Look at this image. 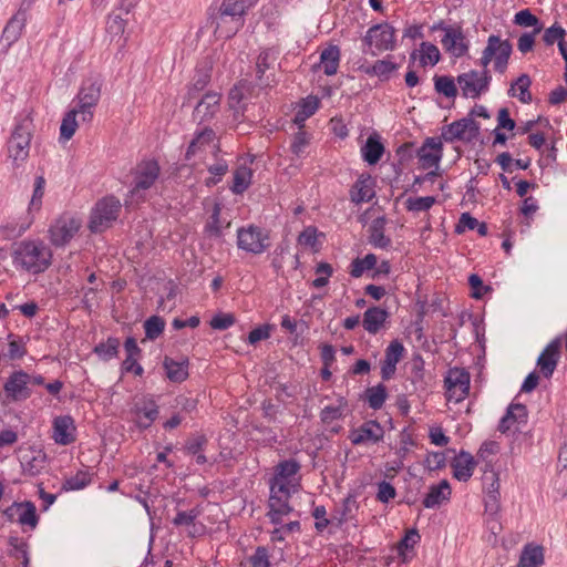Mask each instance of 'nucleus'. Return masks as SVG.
Here are the masks:
<instances>
[{
  "label": "nucleus",
  "mask_w": 567,
  "mask_h": 567,
  "mask_svg": "<svg viewBox=\"0 0 567 567\" xmlns=\"http://www.w3.org/2000/svg\"><path fill=\"white\" fill-rule=\"evenodd\" d=\"M78 107L70 110L63 117L60 126V137L70 140L79 126L76 116L80 115L81 122L90 123L93 118L94 109L101 97V84L93 81L83 82L78 94Z\"/></svg>",
  "instance_id": "obj_1"
},
{
  "label": "nucleus",
  "mask_w": 567,
  "mask_h": 567,
  "mask_svg": "<svg viewBox=\"0 0 567 567\" xmlns=\"http://www.w3.org/2000/svg\"><path fill=\"white\" fill-rule=\"evenodd\" d=\"M248 6L245 0H224L219 7L209 8V20L218 38L230 39L244 25Z\"/></svg>",
  "instance_id": "obj_2"
},
{
  "label": "nucleus",
  "mask_w": 567,
  "mask_h": 567,
  "mask_svg": "<svg viewBox=\"0 0 567 567\" xmlns=\"http://www.w3.org/2000/svg\"><path fill=\"white\" fill-rule=\"evenodd\" d=\"M52 257L51 248L42 240H22L12 252L16 267L32 275L44 272L51 266Z\"/></svg>",
  "instance_id": "obj_3"
},
{
  "label": "nucleus",
  "mask_w": 567,
  "mask_h": 567,
  "mask_svg": "<svg viewBox=\"0 0 567 567\" xmlns=\"http://www.w3.org/2000/svg\"><path fill=\"white\" fill-rule=\"evenodd\" d=\"M122 204L113 195L104 196L92 207L87 228L93 234H101L113 226L117 219Z\"/></svg>",
  "instance_id": "obj_4"
},
{
  "label": "nucleus",
  "mask_w": 567,
  "mask_h": 567,
  "mask_svg": "<svg viewBox=\"0 0 567 567\" xmlns=\"http://www.w3.org/2000/svg\"><path fill=\"white\" fill-rule=\"evenodd\" d=\"M32 130V120L25 116L16 125L8 142L9 157L17 167L22 165L29 157Z\"/></svg>",
  "instance_id": "obj_5"
},
{
  "label": "nucleus",
  "mask_w": 567,
  "mask_h": 567,
  "mask_svg": "<svg viewBox=\"0 0 567 567\" xmlns=\"http://www.w3.org/2000/svg\"><path fill=\"white\" fill-rule=\"evenodd\" d=\"M513 51L512 43L508 40H502L497 35H489L487 45L483 50L481 64L486 68L494 59V69L498 73H504L507 69L508 60Z\"/></svg>",
  "instance_id": "obj_6"
},
{
  "label": "nucleus",
  "mask_w": 567,
  "mask_h": 567,
  "mask_svg": "<svg viewBox=\"0 0 567 567\" xmlns=\"http://www.w3.org/2000/svg\"><path fill=\"white\" fill-rule=\"evenodd\" d=\"M433 30H441L443 49L454 58H461L468 51V41L460 24H445L443 21L433 25Z\"/></svg>",
  "instance_id": "obj_7"
},
{
  "label": "nucleus",
  "mask_w": 567,
  "mask_h": 567,
  "mask_svg": "<svg viewBox=\"0 0 567 567\" xmlns=\"http://www.w3.org/2000/svg\"><path fill=\"white\" fill-rule=\"evenodd\" d=\"M237 246L247 252L260 255L270 246L268 233L255 225L240 227L237 230Z\"/></svg>",
  "instance_id": "obj_8"
},
{
  "label": "nucleus",
  "mask_w": 567,
  "mask_h": 567,
  "mask_svg": "<svg viewBox=\"0 0 567 567\" xmlns=\"http://www.w3.org/2000/svg\"><path fill=\"white\" fill-rule=\"evenodd\" d=\"M81 220L70 214H62L49 228V238L53 246L63 247L78 234Z\"/></svg>",
  "instance_id": "obj_9"
},
{
  "label": "nucleus",
  "mask_w": 567,
  "mask_h": 567,
  "mask_svg": "<svg viewBox=\"0 0 567 567\" xmlns=\"http://www.w3.org/2000/svg\"><path fill=\"white\" fill-rule=\"evenodd\" d=\"M363 42L378 52L395 49V29L388 22L374 24L367 31Z\"/></svg>",
  "instance_id": "obj_10"
},
{
  "label": "nucleus",
  "mask_w": 567,
  "mask_h": 567,
  "mask_svg": "<svg viewBox=\"0 0 567 567\" xmlns=\"http://www.w3.org/2000/svg\"><path fill=\"white\" fill-rule=\"evenodd\" d=\"M447 401L458 403L463 401L470 391V373L462 368H452L444 379Z\"/></svg>",
  "instance_id": "obj_11"
},
{
  "label": "nucleus",
  "mask_w": 567,
  "mask_h": 567,
  "mask_svg": "<svg viewBox=\"0 0 567 567\" xmlns=\"http://www.w3.org/2000/svg\"><path fill=\"white\" fill-rule=\"evenodd\" d=\"M492 76L487 70L478 72L475 70L460 74L456 78L464 97H478L483 92L487 91Z\"/></svg>",
  "instance_id": "obj_12"
},
{
  "label": "nucleus",
  "mask_w": 567,
  "mask_h": 567,
  "mask_svg": "<svg viewBox=\"0 0 567 567\" xmlns=\"http://www.w3.org/2000/svg\"><path fill=\"white\" fill-rule=\"evenodd\" d=\"M131 413L140 429H148L158 417L159 410L153 396L142 395L134 399Z\"/></svg>",
  "instance_id": "obj_13"
},
{
  "label": "nucleus",
  "mask_w": 567,
  "mask_h": 567,
  "mask_svg": "<svg viewBox=\"0 0 567 567\" xmlns=\"http://www.w3.org/2000/svg\"><path fill=\"white\" fill-rule=\"evenodd\" d=\"M159 172V165L155 159L140 162L134 169V186L131 193L134 195L140 190L150 189L157 181Z\"/></svg>",
  "instance_id": "obj_14"
},
{
  "label": "nucleus",
  "mask_w": 567,
  "mask_h": 567,
  "mask_svg": "<svg viewBox=\"0 0 567 567\" xmlns=\"http://www.w3.org/2000/svg\"><path fill=\"white\" fill-rule=\"evenodd\" d=\"M3 515L9 520H17L20 525L29 526L32 529L35 528L39 523L35 505L30 501L14 502L4 509Z\"/></svg>",
  "instance_id": "obj_15"
},
{
  "label": "nucleus",
  "mask_w": 567,
  "mask_h": 567,
  "mask_svg": "<svg viewBox=\"0 0 567 567\" xmlns=\"http://www.w3.org/2000/svg\"><path fill=\"white\" fill-rule=\"evenodd\" d=\"M480 132V125L472 117H464L447 125L442 132L446 142L454 140L471 141Z\"/></svg>",
  "instance_id": "obj_16"
},
{
  "label": "nucleus",
  "mask_w": 567,
  "mask_h": 567,
  "mask_svg": "<svg viewBox=\"0 0 567 567\" xmlns=\"http://www.w3.org/2000/svg\"><path fill=\"white\" fill-rule=\"evenodd\" d=\"M27 19L28 7H23L22 4L19 8V10L7 22L0 37V43L3 44L6 49L10 48L20 39L22 31L25 27Z\"/></svg>",
  "instance_id": "obj_17"
},
{
  "label": "nucleus",
  "mask_w": 567,
  "mask_h": 567,
  "mask_svg": "<svg viewBox=\"0 0 567 567\" xmlns=\"http://www.w3.org/2000/svg\"><path fill=\"white\" fill-rule=\"evenodd\" d=\"M30 384V374L19 370L10 374L7 382L3 385L7 396L12 401L25 400L31 395V391L28 388Z\"/></svg>",
  "instance_id": "obj_18"
},
{
  "label": "nucleus",
  "mask_w": 567,
  "mask_h": 567,
  "mask_svg": "<svg viewBox=\"0 0 567 567\" xmlns=\"http://www.w3.org/2000/svg\"><path fill=\"white\" fill-rule=\"evenodd\" d=\"M384 430L378 421H367L350 433V441L353 445L367 443H379L383 440Z\"/></svg>",
  "instance_id": "obj_19"
},
{
  "label": "nucleus",
  "mask_w": 567,
  "mask_h": 567,
  "mask_svg": "<svg viewBox=\"0 0 567 567\" xmlns=\"http://www.w3.org/2000/svg\"><path fill=\"white\" fill-rule=\"evenodd\" d=\"M52 439L56 444L69 445L75 441V424L70 415L56 416L53 420Z\"/></svg>",
  "instance_id": "obj_20"
},
{
  "label": "nucleus",
  "mask_w": 567,
  "mask_h": 567,
  "mask_svg": "<svg viewBox=\"0 0 567 567\" xmlns=\"http://www.w3.org/2000/svg\"><path fill=\"white\" fill-rule=\"evenodd\" d=\"M560 339L549 342L537 359V365L545 378H550L557 367L560 350Z\"/></svg>",
  "instance_id": "obj_21"
},
{
  "label": "nucleus",
  "mask_w": 567,
  "mask_h": 567,
  "mask_svg": "<svg viewBox=\"0 0 567 567\" xmlns=\"http://www.w3.org/2000/svg\"><path fill=\"white\" fill-rule=\"evenodd\" d=\"M221 95L217 92H207L196 104L194 115L200 122L209 121L220 110Z\"/></svg>",
  "instance_id": "obj_22"
},
{
  "label": "nucleus",
  "mask_w": 567,
  "mask_h": 567,
  "mask_svg": "<svg viewBox=\"0 0 567 567\" xmlns=\"http://www.w3.org/2000/svg\"><path fill=\"white\" fill-rule=\"evenodd\" d=\"M451 466L453 468L454 478L460 482H467L473 475L476 462L471 453L461 451L460 454L453 458Z\"/></svg>",
  "instance_id": "obj_23"
},
{
  "label": "nucleus",
  "mask_w": 567,
  "mask_h": 567,
  "mask_svg": "<svg viewBox=\"0 0 567 567\" xmlns=\"http://www.w3.org/2000/svg\"><path fill=\"white\" fill-rule=\"evenodd\" d=\"M375 182L370 175H361L350 190V198L353 203H369L375 196Z\"/></svg>",
  "instance_id": "obj_24"
},
{
  "label": "nucleus",
  "mask_w": 567,
  "mask_h": 567,
  "mask_svg": "<svg viewBox=\"0 0 567 567\" xmlns=\"http://www.w3.org/2000/svg\"><path fill=\"white\" fill-rule=\"evenodd\" d=\"M451 497V486L446 480L441 481L437 485H432L429 493L423 499L425 508H434L447 502Z\"/></svg>",
  "instance_id": "obj_25"
},
{
  "label": "nucleus",
  "mask_w": 567,
  "mask_h": 567,
  "mask_svg": "<svg viewBox=\"0 0 567 567\" xmlns=\"http://www.w3.org/2000/svg\"><path fill=\"white\" fill-rule=\"evenodd\" d=\"M389 317V312L380 307H370L363 313L362 326L371 334H377Z\"/></svg>",
  "instance_id": "obj_26"
},
{
  "label": "nucleus",
  "mask_w": 567,
  "mask_h": 567,
  "mask_svg": "<svg viewBox=\"0 0 567 567\" xmlns=\"http://www.w3.org/2000/svg\"><path fill=\"white\" fill-rule=\"evenodd\" d=\"M385 224L384 217H378L369 227V243L375 248L386 249L391 245V239L384 235Z\"/></svg>",
  "instance_id": "obj_27"
},
{
  "label": "nucleus",
  "mask_w": 567,
  "mask_h": 567,
  "mask_svg": "<svg viewBox=\"0 0 567 567\" xmlns=\"http://www.w3.org/2000/svg\"><path fill=\"white\" fill-rule=\"evenodd\" d=\"M383 153L384 146L378 134H371L361 147L362 157L369 165H375L381 159Z\"/></svg>",
  "instance_id": "obj_28"
},
{
  "label": "nucleus",
  "mask_w": 567,
  "mask_h": 567,
  "mask_svg": "<svg viewBox=\"0 0 567 567\" xmlns=\"http://www.w3.org/2000/svg\"><path fill=\"white\" fill-rule=\"evenodd\" d=\"M544 564V548L539 545L524 546L517 567H540Z\"/></svg>",
  "instance_id": "obj_29"
},
{
  "label": "nucleus",
  "mask_w": 567,
  "mask_h": 567,
  "mask_svg": "<svg viewBox=\"0 0 567 567\" xmlns=\"http://www.w3.org/2000/svg\"><path fill=\"white\" fill-rule=\"evenodd\" d=\"M268 517L272 524L279 525L282 523V517L292 512L289 505V498L270 496L268 501Z\"/></svg>",
  "instance_id": "obj_30"
},
{
  "label": "nucleus",
  "mask_w": 567,
  "mask_h": 567,
  "mask_svg": "<svg viewBox=\"0 0 567 567\" xmlns=\"http://www.w3.org/2000/svg\"><path fill=\"white\" fill-rule=\"evenodd\" d=\"M216 138V134L212 128H204L199 133L195 135V137L189 143L185 158L189 161L193 156H195L199 151H202L205 146L212 145Z\"/></svg>",
  "instance_id": "obj_31"
},
{
  "label": "nucleus",
  "mask_w": 567,
  "mask_h": 567,
  "mask_svg": "<svg viewBox=\"0 0 567 567\" xmlns=\"http://www.w3.org/2000/svg\"><path fill=\"white\" fill-rule=\"evenodd\" d=\"M340 62V50L337 45H330L320 54V63L327 75H334Z\"/></svg>",
  "instance_id": "obj_32"
},
{
  "label": "nucleus",
  "mask_w": 567,
  "mask_h": 567,
  "mask_svg": "<svg viewBox=\"0 0 567 567\" xmlns=\"http://www.w3.org/2000/svg\"><path fill=\"white\" fill-rule=\"evenodd\" d=\"M166 371V377L172 382H183L188 377L187 361L177 362L168 357H165L163 362Z\"/></svg>",
  "instance_id": "obj_33"
},
{
  "label": "nucleus",
  "mask_w": 567,
  "mask_h": 567,
  "mask_svg": "<svg viewBox=\"0 0 567 567\" xmlns=\"http://www.w3.org/2000/svg\"><path fill=\"white\" fill-rule=\"evenodd\" d=\"M8 543L11 547L9 556L19 560L22 567H29L30 555L28 543L17 536H11Z\"/></svg>",
  "instance_id": "obj_34"
},
{
  "label": "nucleus",
  "mask_w": 567,
  "mask_h": 567,
  "mask_svg": "<svg viewBox=\"0 0 567 567\" xmlns=\"http://www.w3.org/2000/svg\"><path fill=\"white\" fill-rule=\"evenodd\" d=\"M530 84H532L530 78L527 74H522L512 84L508 93L512 96H517L522 103H530L532 102V94L529 92Z\"/></svg>",
  "instance_id": "obj_35"
},
{
  "label": "nucleus",
  "mask_w": 567,
  "mask_h": 567,
  "mask_svg": "<svg viewBox=\"0 0 567 567\" xmlns=\"http://www.w3.org/2000/svg\"><path fill=\"white\" fill-rule=\"evenodd\" d=\"M252 172L247 166H240L234 172L233 186L234 194H243L251 183Z\"/></svg>",
  "instance_id": "obj_36"
},
{
  "label": "nucleus",
  "mask_w": 567,
  "mask_h": 567,
  "mask_svg": "<svg viewBox=\"0 0 567 567\" xmlns=\"http://www.w3.org/2000/svg\"><path fill=\"white\" fill-rule=\"evenodd\" d=\"M364 396L371 409L380 410L388 398L386 388L382 383L370 386L365 390Z\"/></svg>",
  "instance_id": "obj_37"
},
{
  "label": "nucleus",
  "mask_w": 567,
  "mask_h": 567,
  "mask_svg": "<svg viewBox=\"0 0 567 567\" xmlns=\"http://www.w3.org/2000/svg\"><path fill=\"white\" fill-rule=\"evenodd\" d=\"M378 257L374 254H368L363 258H355L352 260L350 267V275L353 278H360L364 271L373 270L377 266Z\"/></svg>",
  "instance_id": "obj_38"
},
{
  "label": "nucleus",
  "mask_w": 567,
  "mask_h": 567,
  "mask_svg": "<svg viewBox=\"0 0 567 567\" xmlns=\"http://www.w3.org/2000/svg\"><path fill=\"white\" fill-rule=\"evenodd\" d=\"M221 207L218 203L214 205L212 215L205 225L204 233L209 238H220L223 236V228L220 221Z\"/></svg>",
  "instance_id": "obj_39"
},
{
  "label": "nucleus",
  "mask_w": 567,
  "mask_h": 567,
  "mask_svg": "<svg viewBox=\"0 0 567 567\" xmlns=\"http://www.w3.org/2000/svg\"><path fill=\"white\" fill-rule=\"evenodd\" d=\"M398 69V64L389 60H378L372 65L363 69L368 75H375L381 80H388L390 74Z\"/></svg>",
  "instance_id": "obj_40"
},
{
  "label": "nucleus",
  "mask_w": 567,
  "mask_h": 567,
  "mask_svg": "<svg viewBox=\"0 0 567 567\" xmlns=\"http://www.w3.org/2000/svg\"><path fill=\"white\" fill-rule=\"evenodd\" d=\"M269 52L264 51L261 52L256 61V78H257V85L259 87H267L270 86L274 82V78H270L269 75L265 76L266 71L269 69Z\"/></svg>",
  "instance_id": "obj_41"
},
{
  "label": "nucleus",
  "mask_w": 567,
  "mask_h": 567,
  "mask_svg": "<svg viewBox=\"0 0 567 567\" xmlns=\"http://www.w3.org/2000/svg\"><path fill=\"white\" fill-rule=\"evenodd\" d=\"M244 99L243 87L235 86L229 91L228 105L234 111V118L236 121H243L245 118L246 105L241 104Z\"/></svg>",
  "instance_id": "obj_42"
},
{
  "label": "nucleus",
  "mask_w": 567,
  "mask_h": 567,
  "mask_svg": "<svg viewBox=\"0 0 567 567\" xmlns=\"http://www.w3.org/2000/svg\"><path fill=\"white\" fill-rule=\"evenodd\" d=\"M433 81L434 89L439 94H442L449 99H454L457 95V87L452 76L435 75Z\"/></svg>",
  "instance_id": "obj_43"
},
{
  "label": "nucleus",
  "mask_w": 567,
  "mask_h": 567,
  "mask_svg": "<svg viewBox=\"0 0 567 567\" xmlns=\"http://www.w3.org/2000/svg\"><path fill=\"white\" fill-rule=\"evenodd\" d=\"M120 340L115 337H109L105 342L95 346L94 352L104 361H109L118 354Z\"/></svg>",
  "instance_id": "obj_44"
},
{
  "label": "nucleus",
  "mask_w": 567,
  "mask_h": 567,
  "mask_svg": "<svg viewBox=\"0 0 567 567\" xmlns=\"http://www.w3.org/2000/svg\"><path fill=\"white\" fill-rule=\"evenodd\" d=\"M91 474L89 471H78L75 475L66 478L62 484L63 491H79L86 487L91 483Z\"/></svg>",
  "instance_id": "obj_45"
},
{
  "label": "nucleus",
  "mask_w": 567,
  "mask_h": 567,
  "mask_svg": "<svg viewBox=\"0 0 567 567\" xmlns=\"http://www.w3.org/2000/svg\"><path fill=\"white\" fill-rule=\"evenodd\" d=\"M44 188L45 178L42 175L37 176L34 179V188L31 196V200L29 203V214L33 212H39L41 209Z\"/></svg>",
  "instance_id": "obj_46"
},
{
  "label": "nucleus",
  "mask_w": 567,
  "mask_h": 567,
  "mask_svg": "<svg viewBox=\"0 0 567 567\" xmlns=\"http://www.w3.org/2000/svg\"><path fill=\"white\" fill-rule=\"evenodd\" d=\"M515 412H518V416H527V409L524 404L511 403L505 415L499 421L498 431L501 433H506L512 427L511 414H515Z\"/></svg>",
  "instance_id": "obj_47"
},
{
  "label": "nucleus",
  "mask_w": 567,
  "mask_h": 567,
  "mask_svg": "<svg viewBox=\"0 0 567 567\" xmlns=\"http://www.w3.org/2000/svg\"><path fill=\"white\" fill-rule=\"evenodd\" d=\"M165 321L158 316H152L144 322L145 337L148 340L157 339L164 331Z\"/></svg>",
  "instance_id": "obj_48"
},
{
  "label": "nucleus",
  "mask_w": 567,
  "mask_h": 567,
  "mask_svg": "<svg viewBox=\"0 0 567 567\" xmlns=\"http://www.w3.org/2000/svg\"><path fill=\"white\" fill-rule=\"evenodd\" d=\"M421 65L425 66L426 64L435 65L439 63L441 54L436 45L430 42H422L420 45Z\"/></svg>",
  "instance_id": "obj_49"
},
{
  "label": "nucleus",
  "mask_w": 567,
  "mask_h": 567,
  "mask_svg": "<svg viewBox=\"0 0 567 567\" xmlns=\"http://www.w3.org/2000/svg\"><path fill=\"white\" fill-rule=\"evenodd\" d=\"M339 402L340 404L337 406L329 405L322 409L320 417L323 423L329 424L336 420H339L342 416V409L347 404V401L344 400V398H340Z\"/></svg>",
  "instance_id": "obj_50"
},
{
  "label": "nucleus",
  "mask_w": 567,
  "mask_h": 567,
  "mask_svg": "<svg viewBox=\"0 0 567 567\" xmlns=\"http://www.w3.org/2000/svg\"><path fill=\"white\" fill-rule=\"evenodd\" d=\"M126 21L118 13H111L107 18L106 30L112 37H120L124 33Z\"/></svg>",
  "instance_id": "obj_51"
},
{
  "label": "nucleus",
  "mask_w": 567,
  "mask_h": 567,
  "mask_svg": "<svg viewBox=\"0 0 567 567\" xmlns=\"http://www.w3.org/2000/svg\"><path fill=\"white\" fill-rule=\"evenodd\" d=\"M300 470V464L295 460H286L278 464L276 477L288 480Z\"/></svg>",
  "instance_id": "obj_52"
},
{
  "label": "nucleus",
  "mask_w": 567,
  "mask_h": 567,
  "mask_svg": "<svg viewBox=\"0 0 567 567\" xmlns=\"http://www.w3.org/2000/svg\"><path fill=\"white\" fill-rule=\"evenodd\" d=\"M199 511L196 508L189 511H179L176 516L173 518L172 523L174 526H187L190 527L194 525L196 518L199 516Z\"/></svg>",
  "instance_id": "obj_53"
},
{
  "label": "nucleus",
  "mask_w": 567,
  "mask_h": 567,
  "mask_svg": "<svg viewBox=\"0 0 567 567\" xmlns=\"http://www.w3.org/2000/svg\"><path fill=\"white\" fill-rule=\"evenodd\" d=\"M208 172L213 175V177L206 179V185H216L228 172V164L224 159H218L215 164L208 166Z\"/></svg>",
  "instance_id": "obj_54"
},
{
  "label": "nucleus",
  "mask_w": 567,
  "mask_h": 567,
  "mask_svg": "<svg viewBox=\"0 0 567 567\" xmlns=\"http://www.w3.org/2000/svg\"><path fill=\"white\" fill-rule=\"evenodd\" d=\"M435 203V197L424 196L409 198L406 200V208L411 212H425L429 210Z\"/></svg>",
  "instance_id": "obj_55"
},
{
  "label": "nucleus",
  "mask_w": 567,
  "mask_h": 567,
  "mask_svg": "<svg viewBox=\"0 0 567 567\" xmlns=\"http://www.w3.org/2000/svg\"><path fill=\"white\" fill-rule=\"evenodd\" d=\"M514 23L525 28L533 27L534 29H536L537 27H542L539 24L538 18L535 14H533L528 9L518 11L515 14Z\"/></svg>",
  "instance_id": "obj_56"
},
{
  "label": "nucleus",
  "mask_w": 567,
  "mask_h": 567,
  "mask_svg": "<svg viewBox=\"0 0 567 567\" xmlns=\"http://www.w3.org/2000/svg\"><path fill=\"white\" fill-rule=\"evenodd\" d=\"M565 35V29L558 24H554L545 30L543 34V41L546 43V45H553L555 42L559 44V41H563Z\"/></svg>",
  "instance_id": "obj_57"
},
{
  "label": "nucleus",
  "mask_w": 567,
  "mask_h": 567,
  "mask_svg": "<svg viewBox=\"0 0 567 567\" xmlns=\"http://www.w3.org/2000/svg\"><path fill=\"white\" fill-rule=\"evenodd\" d=\"M249 563L251 567H271L268 549L264 546L257 547L249 557Z\"/></svg>",
  "instance_id": "obj_58"
},
{
  "label": "nucleus",
  "mask_w": 567,
  "mask_h": 567,
  "mask_svg": "<svg viewBox=\"0 0 567 567\" xmlns=\"http://www.w3.org/2000/svg\"><path fill=\"white\" fill-rule=\"evenodd\" d=\"M543 27H537L533 30L530 33H523L517 42L518 50L525 54L527 52H530L535 44V35L538 34L542 31Z\"/></svg>",
  "instance_id": "obj_59"
},
{
  "label": "nucleus",
  "mask_w": 567,
  "mask_h": 567,
  "mask_svg": "<svg viewBox=\"0 0 567 567\" xmlns=\"http://www.w3.org/2000/svg\"><path fill=\"white\" fill-rule=\"evenodd\" d=\"M403 344L398 340H393L385 349V355L383 360L398 364V362L401 360L403 355Z\"/></svg>",
  "instance_id": "obj_60"
},
{
  "label": "nucleus",
  "mask_w": 567,
  "mask_h": 567,
  "mask_svg": "<svg viewBox=\"0 0 567 567\" xmlns=\"http://www.w3.org/2000/svg\"><path fill=\"white\" fill-rule=\"evenodd\" d=\"M441 157L442 153L426 151V148H421L419 151V158L423 168L437 166Z\"/></svg>",
  "instance_id": "obj_61"
},
{
  "label": "nucleus",
  "mask_w": 567,
  "mask_h": 567,
  "mask_svg": "<svg viewBox=\"0 0 567 567\" xmlns=\"http://www.w3.org/2000/svg\"><path fill=\"white\" fill-rule=\"evenodd\" d=\"M235 323V317L231 313H219L210 320V327L216 330H226Z\"/></svg>",
  "instance_id": "obj_62"
},
{
  "label": "nucleus",
  "mask_w": 567,
  "mask_h": 567,
  "mask_svg": "<svg viewBox=\"0 0 567 567\" xmlns=\"http://www.w3.org/2000/svg\"><path fill=\"white\" fill-rule=\"evenodd\" d=\"M270 496H277V497H284L289 498L290 497V491L287 486L286 480L274 477L271 484H270Z\"/></svg>",
  "instance_id": "obj_63"
},
{
  "label": "nucleus",
  "mask_w": 567,
  "mask_h": 567,
  "mask_svg": "<svg viewBox=\"0 0 567 567\" xmlns=\"http://www.w3.org/2000/svg\"><path fill=\"white\" fill-rule=\"evenodd\" d=\"M396 495L395 488L390 483L382 481L378 484L377 499L381 503H388Z\"/></svg>",
  "instance_id": "obj_64"
}]
</instances>
